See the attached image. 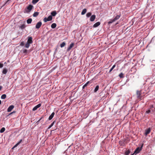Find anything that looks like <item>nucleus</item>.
<instances>
[{"instance_id":"32","label":"nucleus","mask_w":155,"mask_h":155,"mask_svg":"<svg viewBox=\"0 0 155 155\" xmlns=\"http://www.w3.org/2000/svg\"><path fill=\"white\" fill-rule=\"evenodd\" d=\"M115 66H116L114 64V65H113V66L111 68L109 72V73L110 72L112 71V70L115 67Z\"/></svg>"},{"instance_id":"45","label":"nucleus","mask_w":155,"mask_h":155,"mask_svg":"<svg viewBox=\"0 0 155 155\" xmlns=\"http://www.w3.org/2000/svg\"><path fill=\"white\" fill-rule=\"evenodd\" d=\"M24 45V44H23V43H21V45Z\"/></svg>"},{"instance_id":"14","label":"nucleus","mask_w":155,"mask_h":155,"mask_svg":"<svg viewBox=\"0 0 155 155\" xmlns=\"http://www.w3.org/2000/svg\"><path fill=\"white\" fill-rule=\"evenodd\" d=\"M22 141V140H20L14 146V147H13V148L15 147H17L18 145H19L21 142Z\"/></svg>"},{"instance_id":"5","label":"nucleus","mask_w":155,"mask_h":155,"mask_svg":"<svg viewBox=\"0 0 155 155\" xmlns=\"http://www.w3.org/2000/svg\"><path fill=\"white\" fill-rule=\"evenodd\" d=\"M41 104H39L37 105L36 106H35L32 109L33 111H35L38 108H39L41 107Z\"/></svg>"},{"instance_id":"20","label":"nucleus","mask_w":155,"mask_h":155,"mask_svg":"<svg viewBox=\"0 0 155 155\" xmlns=\"http://www.w3.org/2000/svg\"><path fill=\"white\" fill-rule=\"evenodd\" d=\"M7 72V70L6 68L3 69L2 71V73L4 74H6Z\"/></svg>"},{"instance_id":"38","label":"nucleus","mask_w":155,"mask_h":155,"mask_svg":"<svg viewBox=\"0 0 155 155\" xmlns=\"http://www.w3.org/2000/svg\"><path fill=\"white\" fill-rule=\"evenodd\" d=\"M151 112V110H150L146 111V113L147 114H149Z\"/></svg>"},{"instance_id":"7","label":"nucleus","mask_w":155,"mask_h":155,"mask_svg":"<svg viewBox=\"0 0 155 155\" xmlns=\"http://www.w3.org/2000/svg\"><path fill=\"white\" fill-rule=\"evenodd\" d=\"M74 45V43H71L69 45V47L68 48L67 51H69L70 49L73 47Z\"/></svg>"},{"instance_id":"15","label":"nucleus","mask_w":155,"mask_h":155,"mask_svg":"<svg viewBox=\"0 0 155 155\" xmlns=\"http://www.w3.org/2000/svg\"><path fill=\"white\" fill-rule=\"evenodd\" d=\"M51 16H54L57 14V12L55 11H53L51 13Z\"/></svg>"},{"instance_id":"36","label":"nucleus","mask_w":155,"mask_h":155,"mask_svg":"<svg viewBox=\"0 0 155 155\" xmlns=\"http://www.w3.org/2000/svg\"><path fill=\"white\" fill-rule=\"evenodd\" d=\"M44 21L45 22H47V21H49L48 19V18L45 17L44 19Z\"/></svg>"},{"instance_id":"12","label":"nucleus","mask_w":155,"mask_h":155,"mask_svg":"<svg viewBox=\"0 0 155 155\" xmlns=\"http://www.w3.org/2000/svg\"><path fill=\"white\" fill-rule=\"evenodd\" d=\"M55 114V113L54 112H53L51 114L50 116L49 117L48 119L49 120H51L52 119L53 117H54V116Z\"/></svg>"},{"instance_id":"39","label":"nucleus","mask_w":155,"mask_h":155,"mask_svg":"<svg viewBox=\"0 0 155 155\" xmlns=\"http://www.w3.org/2000/svg\"><path fill=\"white\" fill-rule=\"evenodd\" d=\"M89 82L87 81L85 84H84V85L86 87L87 86V84L89 83Z\"/></svg>"},{"instance_id":"3","label":"nucleus","mask_w":155,"mask_h":155,"mask_svg":"<svg viewBox=\"0 0 155 155\" xmlns=\"http://www.w3.org/2000/svg\"><path fill=\"white\" fill-rule=\"evenodd\" d=\"M151 130L150 128H149L148 129H147L145 131L144 135L146 136H147V135L150 133L151 131Z\"/></svg>"},{"instance_id":"48","label":"nucleus","mask_w":155,"mask_h":155,"mask_svg":"<svg viewBox=\"0 0 155 155\" xmlns=\"http://www.w3.org/2000/svg\"><path fill=\"white\" fill-rule=\"evenodd\" d=\"M134 154H135V153H134L133 154H131L130 155H134Z\"/></svg>"},{"instance_id":"23","label":"nucleus","mask_w":155,"mask_h":155,"mask_svg":"<svg viewBox=\"0 0 155 155\" xmlns=\"http://www.w3.org/2000/svg\"><path fill=\"white\" fill-rule=\"evenodd\" d=\"M48 21H50L52 20V17L51 15H50L48 17Z\"/></svg>"},{"instance_id":"2","label":"nucleus","mask_w":155,"mask_h":155,"mask_svg":"<svg viewBox=\"0 0 155 155\" xmlns=\"http://www.w3.org/2000/svg\"><path fill=\"white\" fill-rule=\"evenodd\" d=\"M143 144H142L141 145V147L140 148V147H138L137 148L136 150H135L134 152V153H135L136 154L139 153L140 151L141 150V148H142L143 146Z\"/></svg>"},{"instance_id":"24","label":"nucleus","mask_w":155,"mask_h":155,"mask_svg":"<svg viewBox=\"0 0 155 155\" xmlns=\"http://www.w3.org/2000/svg\"><path fill=\"white\" fill-rule=\"evenodd\" d=\"M114 21L113 19H111L108 22V24H110Z\"/></svg>"},{"instance_id":"28","label":"nucleus","mask_w":155,"mask_h":155,"mask_svg":"<svg viewBox=\"0 0 155 155\" xmlns=\"http://www.w3.org/2000/svg\"><path fill=\"white\" fill-rule=\"evenodd\" d=\"M39 0H33L32 1V3L33 4H35Z\"/></svg>"},{"instance_id":"6","label":"nucleus","mask_w":155,"mask_h":155,"mask_svg":"<svg viewBox=\"0 0 155 155\" xmlns=\"http://www.w3.org/2000/svg\"><path fill=\"white\" fill-rule=\"evenodd\" d=\"M14 107L13 105L10 106L7 109L8 112H10L14 108Z\"/></svg>"},{"instance_id":"33","label":"nucleus","mask_w":155,"mask_h":155,"mask_svg":"<svg viewBox=\"0 0 155 155\" xmlns=\"http://www.w3.org/2000/svg\"><path fill=\"white\" fill-rule=\"evenodd\" d=\"M91 15V12H88L86 14V16L87 17H90Z\"/></svg>"},{"instance_id":"4","label":"nucleus","mask_w":155,"mask_h":155,"mask_svg":"<svg viewBox=\"0 0 155 155\" xmlns=\"http://www.w3.org/2000/svg\"><path fill=\"white\" fill-rule=\"evenodd\" d=\"M42 25V23L41 21L38 22L35 26V28L37 29L39 28Z\"/></svg>"},{"instance_id":"43","label":"nucleus","mask_w":155,"mask_h":155,"mask_svg":"<svg viewBox=\"0 0 155 155\" xmlns=\"http://www.w3.org/2000/svg\"><path fill=\"white\" fill-rule=\"evenodd\" d=\"M41 119H40L37 122V123H38V122H39L41 120Z\"/></svg>"},{"instance_id":"18","label":"nucleus","mask_w":155,"mask_h":155,"mask_svg":"<svg viewBox=\"0 0 155 155\" xmlns=\"http://www.w3.org/2000/svg\"><path fill=\"white\" fill-rule=\"evenodd\" d=\"M136 94L137 96V97H139L141 95V92L140 91H137L136 92Z\"/></svg>"},{"instance_id":"37","label":"nucleus","mask_w":155,"mask_h":155,"mask_svg":"<svg viewBox=\"0 0 155 155\" xmlns=\"http://www.w3.org/2000/svg\"><path fill=\"white\" fill-rule=\"evenodd\" d=\"M119 143H120V145L121 146H123L124 145L123 142L122 141H120Z\"/></svg>"},{"instance_id":"25","label":"nucleus","mask_w":155,"mask_h":155,"mask_svg":"<svg viewBox=\"0 0 155 155\" xmlns=\"http://www.w3.org/2000/svg\"><path fill=\"white\" fill-rule=\"evenodd\" d=\"M98 89H99V86L97 85L94 89V92H96L98 90Z\"/></svg>"},{"instance_id":"21","label":"nucleus","mask_w":155,"mask_h":155,"mask_svg":"<svg viewBox=\"0 0 155 155\" xmlns=\"http://www.w3.org/2000/svg\"><path fill=\"white\" fill-rule=\"evenodd\" d=\"M56 26V24L55 23H54L52 24L51 25V27L52 28H55Z\"/></svg>"},{"instance_id":"29","label":"nucleus","mask_w":155,"mask_h":155,"mask_svg":"<svg viewBox=\"0 0 155 155\" xmlns=\"http://www.w3.org/2000/svg\"><path fill=\"white\" fill-rule=\"evenodd\" d=\"M65 45V42H63L60 45V46L61 48H63Z\"/></svg>"},{"instance_id":"8","label":"nucleus","mask_w":155,"mask_h":155,"mask_svg":"<svg viewBox=\"0 0 155 155\" xmlns=\"http://www.w3.org/2000/svg\"><path fill=\"white\" fill-rule=\"evenodd\" d=\"M26 25L25 24H23L19 26V29L23 30L26 27Z\"/></svg>"},{"instance_id":"42","label":"nucleus","mask_w":155,"mask_h":155,"mask_svg":"<svg viewBox=\"0 0 155 155\" xmlns=\"http://www.w3.org/2000/svg\"><path fill=\"white\" fill-rule=\"evenodd\" d=\"M2 87L1 86H0V91L2 89Z\"/></svg>"},{"instance_id":"19","label":"nucleus","mask_w":155,"mask_h":155,"mask_svg":"<svg viewBox=\"0 0 155 155\" xmlns=\"http://www.w3.org/2000/svg\"><path fill=\"white\" fill-rule=\"evenodd\" d=\"M56 121L55 120H54L49 126L48 127V129H49L51 128L52 126H53L54 123L56 122Z\"/></svg>"},{"instance_id":"30","label":"nucleus","mask_w":155,"mask_h":155,"mask_svg":"<svg viewBox=\"0 0 155 155\" xmlns=\"http://www.w3.org/2000/svg\"><path fill=\"white\" fill-rule=\"evenodd\" d=\"M5 130V129L4 127H2L1 128L0 130V132L1 133H3Z\"/></svg>"},{"instance_id":"26","label":"nucleus","mask_w":155,"mask_h":155,"mask_svg":"<svg viewBox=\"0 0 155 155\" xmlns=\"http://www.w3.org/2000/svg\"><path fill=\"white\" fill-rule=\"evenodd\" d=\"M130 153V150H127L125 152L126 155H128Z\"/></svg>"},{"instance_id":"44","label":"nucleus","mask_w":155,"mask_h":155,"mask_svg":"<svg viewBox=\"0 0 155 155\" xmlns=\"http://www.w3.org/2000/svg\"><path fill=\"white\" fill-rule=\"evenodd\" d=\"M85 87V86H84V85L82 87V88L83 89H84V88Z\"/></svg>"},{"instance_id":"11","label":"nucleus","mask_w":155,"mask_h":155,"mask_svg":"<svg viewBox=\"0 0 155 155\" xmlns=\"http://www.w3.org/2000/svg\"><path fill=\"white\" fill-rule=\"evenodd\" d=\"M96 16L95 15H92L90 18V20L91 21H93L95 18Z\"/></svg>"},{"instance_id":"22","label":"nucleus","mask_w":155,"mask_h":155,"mask_svg":"<svg viewBox=\"0 0 155 155\" xmlns=\"http://www.w3.org/2000/svg\"><path fill=\"white\" fill-rule=\"evenodd\" d=\"M6 97V95L5 94H3L2 95L1 97V98L2 99H5Z\"/></svg>"},{"instance_id":"35","label":"nucleus","mask_w":155,"mask_h":155,"mask_svg":"<svg viewBox=\"0 0 155 155\" xmlns=\"http://www.w3.org/2000/svg\"><path fill=\"white\" fill-rule=\"evenodd\" d=\"M23 52L24 53L27 54L28 52V51L27 49H24L23 50Z\"/></svg>"},{"instance_id":"31","label":"nucleus","mask_w":155,"mask_h":155,"mask_svg":"<svg viewBox=\"0 0 155 155\" xmlns=\"http://www.w3.org/2000/svg\"><path fill=\"white\" fill-rule=\"evenodd\" d=\"M119 77L121 78H123L124 77V74L122 73H121L119 75Z\"/></svg>"},{"instance_id":"16","label":"nucleus","mask_w":155,"mask_h":155,"mask_svg":"<svg viewBox=\"0 0 155 155\" xmlns=\"http://www.w3.org/2000/svg\"><path fill=\"white\" fill-rule=\"evenodd\" d=\"M87 12V9L86 8H84L83 9L81 12V14L82 15H84L85 14V13Z\"/></svg>"},{"instance_id":"47","label":"nucleus","mask_w":155,"mask_h":155,"mask_svg":"<svg viewBox=\"0 0 155 155\" xmlns=\"http://www.w3.org/2000/svg\"><path fill=\"white\" fill-rule=\"evenodd\" d=\"M1 103H2L1 101V100H0V105L1 104Z\"/></svg>"},{"instance_id":"17","label":"nucleus","mask_w":155,"mask_h":155,"mask_svg":"<svg viewBox=\"0 0 155 155\" xmlns=\"http://www.w3.org/2000/svg\"><path fill=\"white\" fill-rule=\"evenodd\" d=\"M32 21V19L31 18H28V20H27V23L28 24H30L31 23Z\"/></svg>"},{"instance_id":"34","label":"nucleus","mask_w":155,"mask_h":155,"mask_svg":"<svg viewBox=\"0 0 155 155\" xmlns=\"http://www.w3.org/2000/svg\"><path fill=\"white\" fill-rule=\"evenodd\" d=\"M30 44H29V43H28L27 42L26 44L25 45V47L27 48H28L29 47V46H30Z\"/></svg>"},{"instance_id":"27","label":"nucleus","mask_w":155,"mask_h":155,"mask_svg":"<svg viewBox=\"0 0 155 155\" xmlns=\"http://www.w3.org/2000/svg\"><path fill=\"white\" fill-rule=\"evenodd\" d=\"M38 15V13L37 12H35L33 14V15L34 17H36Z\"/></svg>"},{"instance_id":"10","label":"nucleus","mask_w":155,"mask_h":155,"mask_svg":"<svg viewBox=\"0 0 155 155\" xmlns=\"http://www.w3.org/2000/svg\"><path fill=\"white\" fill-rule=\"evenodd\" d=\"M120 14L119 15H116V16L115 17L114 19H113L114 20V21H115L116 20L120 18Z\"/></svg>"},{"instance_id":"46","label":"nucleus","mask_w":155,"mask_h":155,"mask_svg":"<svg viewBox=\"0 0 155 155\" xmlns=\"http://www.w3.org/2000/svg\"><path fill=\"white\" fill-rule=\"evenodd\" d=\"M153 105H151V106H150V108H153Z\"/></svg>"},{"instance_id":"49","label":"nucleus","mask_w":155,"mask_h":155,"mask_svg":"<svg viewBox=\"0 0 155 155\" xmlns=\"http://www.w3.org/2000/svg\"><path fill=\"white\" fill-rule=\"evenodd\" d=\"M57 50V49H56V50H55V51H56Z\"/></svg>"},{"instance_id":"13","label":"nucleus","mask_w":155,"mask_h":155,"mask_svg":"<svg viewBox=\"0 0 155 155\" xmlns=\"http://www.w3.org/2000/svg\"><path fill=\"white\" fill-rule=\"evenodd\" d=\"M100 25V23L99 22H97L94 24L93 25V27L94 28H96L98 26Z\"/></svg>"},{"instance_id":"9","label":"nucleus","mask_w":155,"mask_h":155,"mask_svg":"<svg viewBox=\"0 0 155 155\" xmlns=\"http://www.w3.org/2000/svg\"><path fill=\"white\" fill-rule=\"evenodd\" d=\"M32 38L31 37H29L28 38V39L27 41V42L30 44H31L32 43Z\"/></svg>"},{"instance_id":"1","label":"nucleus","mask_w":155,"mask_h":155,"mask_svg":"<svg viewBox=\"0 0 155 155\" xmlns=\"http://www.w3.org/2000/svg\"><path fill=\"white\" fill-rule=\"evenodd\" d=\"M33 5H29L25 9V11L24 12L25 13H29L31 10H32L33 8Z\"/></svg>"},{"instance_id":"40","label":"nucleus","mask_w":155,"mask_h":155,"mask_svg":"<svg viewBox=\"0 0 155 155\" xmlns=\"http://www.w3.org/2000/svg\"><path fill=\"white\" fill-rule=\"evenodd\" d=\"M3 66V64L0 63V68H2Z\"/></svg>"},{"instance_id":"41","label":"nucleus","mask_w":155,"mask_h":155,"mask_svg":"<svg viewBox=\"0 0 155 155\" xmlns=\"http://www.w3.org/2000/svg\"><path fill=\"white\" fill-rule=\"evenodd\" d=\"M15 111H13V112H12L11 113H10V114H9V115H11L12 114H13V113H15Z\"/></svg>"}]
</instances>
